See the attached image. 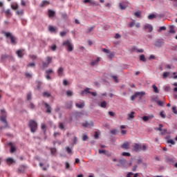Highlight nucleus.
<instances>
[{"label":"nucleus","mask_w":177,"mask_h":177,"mask_svg":"<svg viewBox=\"0 0 177 177\" xmlns=\"http://www.w3.org/2000/svg\"><path fill=\"white\" fill-rule=\"evenodd\" d=\"M1 112L2 113V115L0 116V121L4 124V127H0V129H3V128H9L8 121H6V112L5 111V109H1Z\"/></svg>","instance_id":"f257e3e1"},{"label":"nucleus","mask_w":177,"mask_h":177,"mask_svg":"<svg viewBox=\"0 0 177 177\" xmlns=\"http://www.w3.org/2000/svg\"><path fill=\"white\" fill-rule=\"evenodd\" d=\"M28 127L32 133H34L37 131V129H38V123H37L35 120H29Z\"/></svg>","instance_id":"f03ea898"},{"label":"nucleus","mask_w":177,"mask_h":177,"mask_svg":"<svg viewBox=\"0 0 177 177\" xmlns=\"http://www.w3.org/2000/svg\"><path fill=\"white\" fill-rule=\"evenodd\" d=\"M62 46H65L66 48V50L68 52H73V50L74 49V46H73V44L71 43V40H66L62 43Z\"/></svg>","instance_id":"7ed1b4c3"},{"label":"nucleus","mask_w":177,"mask_h":177,"mask_svg":"<svg viewBox=\"0 0 177 177\" xmlns=\"http://www.w3.org/2000/svg\"><path fill=\"white\" fill-rule=\"evenodd\" d=\"M52 60H53V58L52 57L47 56L46 57V62L45 61L42 62V68H46L49 67V64L52 63Z\"/></svg>","instance_id":"20e7f679"},{"label":"nucleus","mask_w":177,"mask_h":177,"mask_svg":"<svg viewBox=\"0 0 177 177\" xmlns=\"http://www.w3.org/2000/svg\"><path fill=\"white\" fill-rule=\"evenodd\" d=\"M5 37H6V38H10L11 44H12L13 45H15V44H16V37H15V36L12 35V34H10V32H5Z\"/></svg>","instance_id":"39448f33"},{"label":"nucleus","mask_w":177,"mask_h":177,"mask_svg":"<svg viewBox=\"0 0 177 177\" xmlns=\"http://www.w3.org/2000/svg\"><path fill=\"white\" fill-rule=\"evenodd\" d=\"M144 95H145V93L143 91L136 92L135 94L131 97V100H135V99H136V97H138V96H140L142 97V96H144Z\"/></svg>","instance_id":"423d86ee"},{"label":"nucleus","mask_w":177,"mask_h":177,"mask_svg":"<svg viewBox=\"0 0 177 177\" xmlns=\"http://www.w3.org/2000/svg\"><path fill=\"white\" fill-rule=\"evenodd\" d=\"M133 149L134 151H136L137 153L139 151H142V145L136 143L134 145H133Z\"/></svg>","instance_id":"0eeeda50"},{"label":"nucleus","mask_w":177,"mask_h":177,"mask_svg":"<svg viewBox=\"0 0 177 177\" xmlns=\"http://www.w3.org/2000/svg\"><path fill=\"white\" fill-rule=\"evenodd\" d=\"M143 30L148 31V32H151V31H153V26L149 24H146L143 27Z\"/></svg>","instance_id":"6e6552de"},{"label":"nucleus","mask_w":177,"mask_h":177,"mask_svg":"<svg viewBox=\"0 0 177 177\" xmlns=\"http://www.w3.org/2000/svg\"><path fill=\"white\" fill-rule=\"evenodd\" d=\"M165 162H167V164H174V162H175V158H171L169 156H167L165 159Z\"/></svg>","instance_id":"1a4fd4ad"},{"label":"nucleus","mask_w":177,"mask_h":177,"mask_svg":"<svg viewBox=\"0 0 177 177\" xmlns=\"http://www.w3.org/2000/svg\"><path fill=\"white\" fill-rule=\"evenodd\" d=\"M17 174H24L26 172V166L21 165L19 168L17 170Z\"/></svg>","instance_id":"9d476101"},{"label":"nucleus","mask_w":177,"mask_h":177,"mask_svg":"<svg viewBox=\"0 0 177 177\" xmlns=\"http://www.w3.org/2000/svg\"><path fill=\"white\" fill-rule=\"evenodd\" d=\"M164 45V41L161 39H158L155 42V46H158V48Z\"/></svg>","instance_id":"9b49d317"},{"label":"nucleus","mask_w":177,"mask_h":177,"mask_svg":"<svg viewBox=\"0 0 177 177\" xmlns=\"http://www.w3.org/2000/svg\"><path fill=\"white\" fill-rule=\"evenodd\" d=\"M75 107H77V109H84V107H85V102L80 101L75 104Z\"/></svg>","instance_id":"f8f14e48"},{"label":"nucleus","mask_w":177,"mask_h":177,"mask_svg":"<svg viewBox=\"0 0 177 177\" xmlns=\"http://www.w3.org/2000/svg\"><path fill=\"white\" fill-rule=\"evenodd\" d=\"M84 3H91L93 6H97L99 4L96 1L92 0H84Z\"/></svg>","instance_id":"ddd939ff"},{"label":"nucleus","mask_w":177,"mask_h":177,"mask_svg":"<svg viewBox=\"0 0 177 177\" xmlns=\"http://www.w3.org/2000/svg\"><path fill=\"white\" fill-rule=\"evenodd\" d=\"M57 74L59 77H63L64 74V68L63 67H59L57 70Z\"/></svg>","instance_id":"4468645a"},{"label":"nucleus","mask_w":177,"mask_h":177,"mask_svg":"<svg viewBox=\"0 0 177 177\" xmlns=\"http://www.w3.org/2000/svg\"><path fill=\"white\" fill-rule=\"evenodd\" d=\"M55 15H56V12L53 11V10H48V15L50 19H52V17H55Z\"/></svg>","instance_id":"2eb2a0df"},{"label":"nucleus","mask_w":177,"mask_h":177,"mask_svg":"<svg viewBox=\"0 0 177 177\" xmlns=\"http://www.w3.org/2000/svg\"><path fill=\"white\" fill-rule=\"evenodd\" d=\"M118 162V167H125V164H127V160L125 159H120L119 160Z\"/></svg>","instance_id":"dca6fc26"},{"label":"nucleus","mask_w":177,"mask_h":177,"mask_svg":"<svg viewBox=\"0 0 177 177\" xmlns=\"http://www.w3.org/2000/svg\"><path fill=\"white\" fill-rule=\"evenodd\" d=\"M129 142H126L124 143H123L122 145H121V147L122 149H124L125 150H128L129 149Z\"/></svg>","instance_id":"f3484780"},{"label":"nucleus","mask_w":177,"mask_h":177,"mask_svg":"<svg viewBox=\"0 0 177 177\" xmlns=\"http://www.w3.org/2000/svg\"><path fill=\"white\" fill-rule=\"evenodd\" d=\"M44 106L46 109V113H48V114H50L52 111H50V106H49V104L44 102Z\"/></svg>","instance_id":"a211bd4d"},{"label":"nucleus","mask_w":177,"mask_h":177,"mask_svg":"<svg viewBox=\"0 0 177 177\" xmlns=\"http://www.w3.org/2000/svg\"><path fill=\"white\" fill-rule=\"evenodd\" d=\"M127 115V120H133V118H135V113L133 111L131 112L130 113H128Z\"/></svg>","instance_id":"6ab92c4d"},{"label":"nucleus","mask_w":177,"mask_h":177,"mask_svg":"<svg viewBox=\"0 0 177 177\" xmlns=\"http://www.w3.org/2000/svg\"><path fill=\"white\" fill-rule=\"evenodd\" d=\"M99 62H100V57H97L95 60L93 61L91 63V66H92V67H93V66H96V64H97V63H99Z\"/></svg>","instance_id":"aec40b11"},{"label":"nucleus","mask_w":177,"mask_h":177,"mask_svg":"<svg viewBox=\"0 0 177 177\" xmlns=\"http://www.w3.org/2000/svg\"><path fill=\"white\" fill-rule=\"evenodd\" d=\"M50 3L48 1H43L40 4V8H44V6H48Z\"/></svg>","instance_id":"412c9836"},{"label":"nucleus","mask_w":177,"mask_h":177,"mask_svg":"<svg viewBox=\"0 0 177 177\" xmlns=\"http://www.w3.org/2000/svg\"><path fill=\"white\" fill-rule=\"evenodd\" d=\"M65 107L66 109H71L73 107V101H69L66 103Z\"/></svg>","instance_id":"4be33fe9"},{"label":"nucleus","mask_w":177,"mask_h":177,"mask_svg":"<svg viewBox=\"0 0 177 177\" xmlns=\"http://www.w3.org/2000/svg\"><path fill=\"white\" fill-rule=\"evenodd\" d=\"M23 52H24L23 50H17L16 53L17 56H19V57H23V56H24V54H23Z\"/></svg>","instance_id":"5701e85b"},{"label":"nucleus","mask_w":177,"mask_h":177,"mask_svg":"<svg viewBox=\"0 0 177 177\" xmlns=\"http://www.w3.org/2000/svg\"><path fill=\"white\" fill-rule=\"evenodd\" d=\"M82 125L84 127V128H86L88 127H93V122H91V124H89L88 122H86L82 124Z\"/></svg>","instance_id":"b1692460"},{"label":"nucleus","mask_w":177,"mask_h":177,"mask_svg":"<svg viewBox=\"0 0 177 177\" xmlns=\"http://www.w3.org/2000/svg\"><path fill=\"white\" fill-rule=\"evenodd\" d=\"M6 162H7V164L10 165V164H13V162H15V160L12 158H8L6 160Z\"/></svg>","instance_id":"393cba45"},{"label":"nucleus","mask_w":177,"mask_h":177,"mask_svg":"<svg viewBox=\"0 0 177 177\" xmlns=\"http://www.w3.org/2000/svg\"><path fill=\"white\" fill-rule=\"evenodd\" d=\"M42 96L44 97H50V93L48 92V91H45L42 93Z\"/></svg>","instance_id":"a878e982"},{"label":"nucleus","mask_w":177,"mask_h":177,"mask_svg":"<svg viewBox=\"0 0 177 177\" xmlns=\"http://www.w3.org/2000/svg\"><path fill=\"white\" fill-rule=\"evenodd\" d=\"M152 88H153V92L155 93H160V91L158 90V87H157V86H156V85H153L152 86Z\"/></svg>","instance_id":"bb28decb"},{"label":"nucleus","mask_w":177,"mask_h":177,"mask_svg":"<svg viewBox=\"0 0 177 177\" xmlns=\"http://www.w3.org/2000/svg\"><path fill=\"white\" fill-rule=\"evenodd\" d=\"M134 16H136V17H138V19H140L141 16H142V12L140 11H137L134 13Z\"/></svg>","instance_id":"cd10ccee"},{"label":"nucleus","mask_w":177,"mask_h":177,"mask_svg":"<svg viewBox=\"0 0 177 177\" xmlns=\"http://www.w3.org/2000/svg\"><path fill=\"white\" fill-rule=\"evenodd\" d=\"M98 153H99V154H105V156H107L108 157H109V156H110L106 153L105 149H100V150H98Z\"/></svg>","instance_id":"c85d7f7f"},{"label":"nucleus","mask_w":177,"mask_h":177,"mask_svg":"<svg viewBox=\"0 0 177 177\" xmlns=\"http://www.w3.org/2000/svg\"><path fill=\"white\" fill-rule=\"evenodd\" d=\"M5 15L7 16V17H10L12 16V12H10V10L8 9L5 11Z\"/></svg>","instance_id":"c756f323"},{"label":"nucleus","mask_w":177,"mask_h":177,"mask_svg":"<svg viewBox=\"0 0 177 177\" xmlns=\"http://www.w3.org/2000/svg\"><path fill=\"white\" fill-rule=\"evenodd\" d=\"M132 50H137V52L138 53H143V52H145V50H143V49H138V48H136V47H133L132 48Z\"/></svg>","instance_id":"7c9ffc66"},{"label":"nucleus","mask_w":177,"mask_h":177,"mask_svg":"<svg viewBox=\"0 0 177 177\" xmlns=\"http://www.w3.org/2000/svg\"><path fill=\"white\" fill-rule=\"evenodd\" d=\"M100 106L101 107H102V109H106V107H107V102H106V101H103Z\"/></svg>","instance_id":"2f4dec72"},{"label":"nucleus","mask_w":177,"mask_h":177,"mask_svg":"<svg viewBox=\"0 0 177 177\" xmlns=\"http://www.w3.org/2000/svg\"><path fill=\"white\" fill-rule=\"evenodd\" d=\"M17 8H19L17 3L11 5V8L13 9V10H17Z\"/></svg>","instance_id":"473e14b6"},{"label":"nucleus","mask_w":177,"mask_h":177,"mask_svg":"<svg viewBox=\"0 0 177 177\" xmlns=\"http://www.w3.org/2000/svg\"><path fill=\"white\" fill-rule=\"evenodd\" d=\"M119 6L121 9V10H125L126 8H127L128 6L122 4V3H120Z\"/></svg>","instance_id":"72a5a7b5"},{"label":"nucleus","mask_w":177,"mask_h":177,"mask_svg":"<svg viewBox=\"0 0 177 177\" xmlns=\"http://www.w3.org/2000/svg\"><path fill=\"white\" fill-rule=\"evenodd\" d=\"M89 88H85L84 91H82V95H84V93H91V91Z\"/></svg>","instance_id":"f704fd0d"},{"label":"nucleus","mask_w":177,"mask_h":177,"mask_svg":"<svg viewBox=\"0 0 177 177\" xmlns=\"http://www.w3.org/2000/svg\"><path fill=\"white\" fill-rule=\"evenodd\" d=\"M168 77H169V72H165L162 75L163 80H165Z\"/></svg>","instance_id":"c9c22d12"},{"label":"nucleus","mask_w":177,"mask_h":177,"mask_svg":"<svg viewBox=\"0 0 177 177\" xmlns=\"http://www.w3.org/2000/svg\"><path fill=\"white\" fill-rule=\"evenodd\" d=\"M50 150L53 156H56V151H57L56 148H50Z\"/></svg>","instance_id":"e433bc0d"},{"label":"nucleus","mask_w":177,"mask_h":177,"mask_svg":"<svg viewBox=\"0 0 177 177\" xmlns=\"http://www.w3.org/2000/svg\"><path fill=\"white\" fill-rule=\"evenodd\" d=\"M93 28H95V26L90 27L87 29L86 34H91L92 31H93Z\"/></svg>","instance_id":"4c0bfd02"},{"label":"nucleus","mask_w":177,"mask_h":177,"mask_svg":"<svg viewBox=\"0 0 177 177\" xmlns=\"http://www.w3.org/2000/svg\"><path fill=\"white\" fill-rule=\"evenodd\" d=\"M48 30L50 32H55V31H56V29L53 26H50L48 27Z\"/></svg>","instance_id":"58836bf2"},{"label":"nucleus","mask_w":177,"mask_h":177,"mask_svg":"<svg viewBox=\"0 0 177 177\" xmlns=\"http://www.w3.org/2000/svg\"><path fill=\"white\" fill-rule=\"evenodd\" d=\"M156 102L158 106H162L164 105V101L156 100Z\"/></svg>","instance_id":"ea45409f"},{"label":"nucleus","mask_w":177,"mask_h":177,"mask_svg":"<svg viewBox=\"0 0 177 177\" xmlns=\"http://www.w3.org/2000/svg\"><path fill=\"white\" fill-rule=\"evenodd\" d=\"M140 60H141V62H146V57H145V55H141L140 56Z\"/></svg>","instance_id":"a19ab883"},{"label":"nucleus","mask_w":177,"mask_h":177,"mask_svg":"<svg viewBox=\"0 0 177 177\" xmlns=\"http://www.w3.org/2000/svg\"><path fill=\"white\" fill-rule=\"evenodd\" d=\"M165 30H167V28L165 26H161L158 32H161V31H165Z\"/></svg>","instance_id":"79ce46f5"},{"label":"nucleus","mask_w":177,"mask_h":177,"mask_svg":"<svg viewBox=\"0 0 177 177\" xmlns=\"http://www.w3.org/2000/svg\"><path fill=\"white\" fill-rule=\"evenodd\" d=\"M122 156H126V157H131V154L129 153H128V152H123L122 153Z\"/></svg>","instance_id":"37998d69"},{"label":"nucleus","mask_w":177,"mask_h":177,"mask_svg":"<svg viewBox=\"0 0 177 177\" xmlns=\"http://www.w3.org/2000/svg\"><path fill=\"white\" fill-rule=\"evenodd\" d=\"M135 24H136V22H135V20H133V21L129 23V27L132 28L135 26Z\"/></svg>","instance_id":"c03bdc74"},{"label":"nucleus","mask_w":177,"mask_h":177,"mask_svg":"<svg viewBox=\"0 0 177 177\" xmlns=\"http://www.w3.org/2000/svg\"><path fill=\"white\" fill-rule=\"evenodd\" d=\"M89 139V137H88V136L86 135H83L82 136V140L85 142V140H88Z\"/></svg>","instance_id":"a18cd8bd"},{"label":"nucleus","mask_w":177,"mask_h":177,"mask_svg":"<svg viewBox=\"0 0 177 177\" xmlns=\"http://www.w3.org/2000/svg\"><path fill=\"white\" fill-rule=\"evenodd\" d=\"M37 89L39 90L41 88V85H42V83L39 81L37 82Z\"/></svg>","instance_id":"49530a36"},{"label":"nucleus","mask_w":177,"mask_h":177,"mask_svg":"<svg viewBox=\"0 0 177 177\" xmlns=\"http://www.w3.org/2000/svg\"><path fill=\"white\" fill-rule=\"evenodd\" d=\"M111 77L115 81V82H118V77L115 75H112Z\"/></svg>","instance_id":"de8ad7c7"},{"label":"nucleus","mask_w":177,"mask_h":177,"mask_svg":"<svg viewBox=\"0 0 177 177\" xmlns=\"http://www.w3.org/2000/svg\"><path fill=\"white\" fill-rule=\"evenodd\" d=\"M163 127L164 126L162 125V124H159V128L156 129V131H162V127Z\"/></svg>","instance_id":"09e8293b"},{"label":"nucleus","mask_w":177,"mask_h":177,"mask_svg":"<svg viewBox=\"0 0 177 177\" xmlns=\"http://www.w3.org/2000/svg\"><path fill=\"white\" fill-rule=\"evenodd\" d=\"M154 17H156V15H155L154 14H153V15H149L148 16V19H149V20H152V19H154Z\"/></svg>","instance_id":"8fccbe9b"},{"label":"nucleus","mask_w":177,"mask_h":177,"mask_svg":"<svg viewBox=\"0 0 177 177\" xmlns=\"http://www.w3.org/2000/svg\"><path fill=\"white\" fill-rule=\"evenodd\" d=\"M46 73L47 75L53 74V70H52V69H48V70L46 71Z\"/></svg>","instance_id":"3c124183"},{"label":"nucleus","mask_w":177,"mask_h":177,"mask_svg":"<svg viewBox=\"0 0 177 177\" xmlns=\"http://www.w3.org/2000/svg\"><path fill=\"white\" fill-rule=\"evenodd\" d=\"M31 96H32L31 93H28L26 97L27 100H31Z\"/></svg>","instance_id":"603ef678"},{"label":"nucleus","mask_w":177,"mask_h":177,"mask_svg":"<svg viewBox=\"0 0 177 177\" xmlns=\"http://www.w3.org/2000/svg\"><path fill=\"white\" fill-rule=\"evenodd\" d=\"M67 34L66 31L60 32L59 35L60 37H65V35Z\"/></svg>","instance_id":"864d4df0"},{"label":"nucleus","mask_w":177,"mask_h":177,"mask_svg":"<svg viewBox=\"0 0 177 177\" xmlns=\"http://www.w3.org/2000/svg\"><path fill=\"white\" fill-rule=\"evenodd\" d=\"M136 169H138V165H134L131 171H133V172H136Z\"/></svg>","instance_id":"5fc2aeb1"},{"label":"nucleus","mask_w":177,"mask_h":177,"mask_svg":"<svg viewBox=\"0 0 177 177\" xmlns=\"http://www.w3.org/2000/svg\"><path fill=\"white\" fill-rule=\"evenodd\" d=\"M160 117H162V118H165L166 115L165 113H164V111H162L160 113Z\"/></svg>","instance_id":"6e6d98bb"},{"label":"nucleus","mask_w":177,"mask_h":177,"mask_svg":"<svg viewBox=\"0 0 177 177\" xmlns=\"http://www.w3.org/2000/svg\"><path fill=\"white\" fill-rule=\"evenodd\" d=\"M146 150H147V146H146L145 145H143L142 146V151H146Z\"/></svg>","instance_id":"4d7b16f0"},{"label":"nucleus","mask_w":177,"mask_h":177,"mask_svg":"<svg viewBox=\"0 0 177 177\" xmlns=\"http://www.w3.org/2000/svg\"><path fill=\"white\" fill-rule=\"evenodd\" d=\"M142 118V121H145V122H147V121H149V118H147V116H143Z\"/></svg>","instance_id":"13d9d810"},{"label":"nucleus","mask_w":177,"mask_h":177,"mask_svg":"<svg viewBox=\"0 0 177 177\" xmlns=\"http://www.w3.org/2000/svg\"><path fill=\"white\" fill-rule=\"evenodd\" d=\"M147 118H148V120H153V118H154V115L153 114H151V115H149L148 116H147Z\"/></svg>","instance_id":"bf43d9fd"},{"label":"nucleus","mask_w":177,"mask_h":177,"mask_svg":"<svg viewBox=\"0 0 177 177\" xmlns=\"http://www.w3.org/2000/svg\"><path fill=\"white\" fill-rule=\"evenodd\" d=\"M167 143H170L171 145H175V141L174 140H167Z\"/></svg>","instance_id":"052dcab7"},{"label":"nucleus","mask_w":177,"mask_h":177,"mask_svg":"<svg viewBox=\"0 0 177 177\" xmlns=\"http://www.w3.org/2000/svg\"><path fill=\"white\" fill-rule=\"evenodd\" d=\"M66 150L68 154H71V149H70V147H66Z\"/></svg>","instance_id":"680f3d73"},{"label":"nucleus","mask_w":177,"mask_h":177,"mask_svg":"<svg viewBox=\"0 0 177 177\" xmlns=\"http://www.w3.org/2000/svg\"><path fill=\"white\" fill-rule=\"evenodd\" d=\"M67 96H73V92L71 91H66Z\"/></svg>","instance_id":"e2e57ef3"},{"label":"nucleus","mask_w":177,"mask_h":177,"mask_svg":"<svg viewBox=\"0 0 177 177\" xmlns=\"http://www.w3.org/2000/svg\"><path fill=\"white\" fill-rule=\"evenodd\" d=\"M30 58L32 59V60H35V59H37V55H30Z\"/></svg>","instance_id":"0e129e2a"},{"label":"nucleus","mask_w":177,"mask_h":177,"mask_svg":"<svg viewBox=\"0 0 177 177\" xmlns=\"http://www.w3.org/2000/svg\"><path fill=\"white\" fill-rule=\"evenodd\" d=\"M173 113L174 114H177V110H176V106H173L172 107Z\"/></svg>","instance_id":"69168bd1"},{"label":"nucleus","mask_w":177,"mask_h":177,"mask_svg":"<svg viewBox=\"0 0 177 177\" xmlns=\"http://www.w3.org/2000/svg\"><path fill=\"white\" fill-rule=\"evenodd\" d=\"M132 176H133V172H129L127 175V177H132Z\"/></svg>","instance_id":"338daca9"},{"label":"nucleus","mask_w":177,"mask_h":177,"mask_svg":"<svg viewBox=\"0 0 177 177\" xmlns=\"http://www.w3.org/2000/svg\"><path fill=\"white\" fill-rule=\"evenodd\" d=\"M108 57H109V59H112L113 57H114V54L113 53H111Z\"/></svg>","instance_id":"774afa93"}]
</instances>
